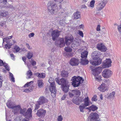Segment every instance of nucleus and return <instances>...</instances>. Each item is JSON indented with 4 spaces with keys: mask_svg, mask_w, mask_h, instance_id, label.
<instances>
[{
    "mask_svg": "<svg viewBox=\"0 0 121 121\" xmlns=\"http://www.w3.org/2000/svg\"><path fill=\"white\" fill-rule=\"evenodd\" d=\"M38 86L39 88H41L43 86V80L42 79L38 80L37 82Z\"/></svg>",
    "mask_w": 121,
    "mask_h": 121,
    "instance_id": "c85d7f7f",
    "label": "nucleus"
},
{
    "mask_svg": "<svg viewBox=\"0 0 121 121\" xmlns=\"http://www.w3.org/2000/svg\"><path fill=\"white\" fill-rule=\"evenodd\" d=\"M48 101V100L43 96L40 97L39 100L37 101L39 104H43L46 103H47Z\"/></svg>",
    "mask_w": 121,
    "mask_h": 121,
    "instance_id": "dca6fc26",
    "label": "nucleus"
},
{
    "mask_svg": "<svg viewBox=\"0 0 121 121\" xmlns=\"http://www.w3.org/2000/svg\"><path fill=\"white\" fill-rule=\"evenodd\" d=\"M96 30L97 31H100V26L99 25H98L96 28Z\"/></svg>",
    "mask_w": 121,
    "mask_h": 121,
    "instance_id": "0e129e2a",
    "label": "nucleus"
},
{
    "mask_svg": "<svg viewBox=\"0 0 121 121\" xmlns=\"http://www.w3.org/2000/svg\"><path fill=\"white\" fill-rule=\"evenodd\" d=\"M31 89L30 88H29L27 89H25L24 91L25 92H28L30 91Z\"/></svg>",
    "mask_w": 121,
    "mask_h": 121,
    "instance_id": "4d7b16f0",
    "label": "nucleus"
},
{
    "mask_svg": "<svg viewBox=\"0 0 121 121\" xmlns=\"http://www.w3.org/2000/svg\"><path fill=\"white\" fill-rule=\"evenodd\" d=\"M95 1L94 0H92L90 3V6L91 8H94V7L95 3Z\"/></svg>",
    "mask_w": 121,
    "mask_h": 121,
    "instance_id": "ea45409f",
    "label": "nucleus"
},
{
    "mask_svg": "<svg viewBox=\"0 0 121 121\" xmlns=\"http://www.w3.org/2000/svg\"><path fill=\"white\" fill-rule=\"evenodd\" d=\"M54 81V79L52 78L49 79L48 81V82L50 83L49 90L51 93V95L53 97L55 96L56 92Z\"/></svg>",
    "mask_w": 121,
    "mask_h": 121,
    "instance_id": "7ed1b4c3",
    "label": "nucleus"
},
{
    "mask_svg": "<svg viewBox=\"0 0 121 121\" xmlns=\"http://www.w3.org/2000/svg\"><path fill=\"white\" fill-rule=\"evenodd\" d=\"M75 41L76 43H78V44H80L81 43V41L80 38H75Z\"/></svg>",
    "mask_w": 121,
    "mask_h": 121,
    "instance_id": "8fccbe9b",
    "label": "nucleus"
},
{
    "mask_svg": "<svg viewBox=\"0 0 121 121\" xmlns=\"http://www.w3.org/2000/svg\"><path fill=\"white\" fill-rule=\"evenodd\" d=\"M65 50L67 52H71L72 51V49L69 47H65Z\"/></svg>",
    "mask_w": 121,
    "mask_h": 121,
    "instance_id": "58836bf2",
    "label": "nucleus"
},
{
    "mask_svg": "<svg viewBox=\"0 0 121 121\" xmlns=\"http://www.w3.org/2000/svg\"><path fill=\"white\" fill-rule=\"evenodd\" d=\"M73 15L74 18L76 19L79 18L81 17L80 13L78 11L75 12Z\"/></svg>",
    "mask_w": 121,
    "mask_h": 121,
    "instance_id": "bb28decb",
    "label": "nucleus"
},
{
    "mask_svg": "<svg viewBox=\"0 0 121 121\" xmlns=\"http://www.w3.org/2000/svg\"><path fill=\"white\" fill-rule=\"evenodd\" d=\"M92 59L94 60H96L99 58V52L98 51H96L93 52L91 55Z\"/></svg>",
    "mask_w": 121,
    "mask_h": 121,
    "instance_id": "6ab92c4d",
    "label": "nucleus"
},
{
    "mask_svg": "<svg viewBox=\"0 0 121 121\" xmlns=\"http://www.w3.org/2000/svg\"><path fill=\"white\" fill-rule=\"evenodd\" d=\"M84 104L83 105L85 107L87 106L90 105V100L89 98L87 97L84 98L83 100Z\"/></svg>",
    "mask_w": 121,
    "mask_h": 121,
    "instance_id": "b1692460",
    "label": "nucleus"
},
{
    "mask_svg": "<svg viewBox=\"0 0 121 121\" xmlns=\"http://www.w3.org/2000/svg\"><path fill=\"white\" fill-rule=\"evenodd\" d=\"M14 49L15 50L16 52H19L20 50V48L19 47L17 46H15L14 48Z\"/></svg>",
    "mask_w": 121,
    "mask_h": 121,
    "instance_id": "3c124183",
    "label": "nucleus"
},
{
    "mask_svg": "<svg viewBox=\"0 0 121 121\" xmlns=\"http://www.w3.org/2000/svg\"><path fill=\"white\" fill-rule=\"evenodd\" d=\"M6 104L7 106L9 108L16 109L17 108H21V106L19 105H13V103L11 100H9L8 102L6 103Z\"/></svg>",
    "mask_w": 121,
    "mask_h": 121,
    "instance_id": "9b49d317",
    "label": "nucleus"
},
{
    "mask_svg": "<svg viewBox=\"0 0 121 121\" xmlns=\"http://www.w3.org/2000/svg\"><path fill=\"white\" fill-rule=\"evenodd\" d=\"M32 110L31 108H29L27 111H26L25 114L24 115V116L25 117H26L28 118H29L32 117Z\"/></svg>",
    "mask_w": 121,
    "mask_h": 121,
    "instance_id": "f3484780",
    "label": "nucleus"
},
{
    "mask_svg": "<svg viewBox=\"0 0 121 121\" xmlns=\"http://www.w3.org/2000/svg\"><path fill=\"white\" fill-rule=\"evenodd\" d=\"M92 68L93 67L92 66H91L90 68L92 69V74L95 76V79L97 80L98 81H100V78L98 77H97L96 76H98L99 74L101 72L102 67H98L94 69H92Z\"/></svg>",
    "mask_w": 121,
    "mask_h": 121,
    "instance_id": "20e7f679",
    "label": "nucleus"
},
{
    "mask_svg": "<svg viewBox=\"0 0 121 121\" xmlns=\"http://www.w3.org/2000/svg\"><path fill=\"white\" fill-rule=\"evenodd\" d=\"M10 56L11 57L12 59L13 60H15L14 55L12 53L10 54Z\"/></svg>",
    "mask_w": 121,
    "mask_h": 121,
    "instance_id": "e2e57ef3",
    "label": "nucleus"
},
{
    "mask_svg": "<svg viewBox=\"0 0 121 121\" xmlns=\"http://www.w3.org/2000/svg\"><path fill=\"white\" fill-rule=\"evenodd\" d=\"M88 52L87 51L84 50L82 52L81 54V57L82 58H86L87 57Z\"/></svg>",
    "mask_w": 121,
    "mask_h": 121,
    "instance_id": "393cba45",
    "label": "nucleus"
},
{
    "mask_svg": "<svg viewBox=\"0 0 121 121\" xmlns=\"http://www.w3.org/2000/svg\"><path fill=\"white\" fill-rule=\"evenodd\" d=\"M73 91L76 95H79L80 94V92L78 90H73Z\"/></svg>",
    "mask_w": 121,
    "mask_h": 121,
    "instance_id": "79ce46f5",
    "label": "nucleus"
},
{
    "mask_svg": "<svg viewBox=\"0 0 121 121\" xmlns=\"http://www.w3.org/2000/svg\"><path fill=\"white\" fill-rule=\"evenodd\" d=\"M26 45L29 49L31 50V48H30V46L27 43H26Z\"/></svg>",
    "mask_w": 121,
    "mask_h": 121,
    "instance_id": "774afa93",
    "label": "nucleus"
},
{
    "mask_svg": "<svg viewBox=\"0 0 121 121\" xmlns=\"http://www.w3.org/2000/svg\"><path fill=\"white\" fill-rule=\"evenodd\" d=\"M69 73L67 71L65 70L62 71L61 72L60 75L63 77H67Z\"/></svg>",
    "mask_w": 121,
    "mask_h": 121,
    "instance_id": "a878e982",
    "label": "nucleus"
},
{
    "mask_svg": "<svg viewBox=\"0 0 121 121\" xmlns=\"http://www.w3.org/2000/svg\"><path fill=\"white\" fill-rule=\"evenodd\" d=\"M55 81L58 84L61 85V86L69 84L68 80L63 78H61L60 80L58 78H56L55 79Z\"/></svg>",
    "mask_w": 121,
    "mask_h": 121,
    "instance_id": "39448f33",
    "label": "nucleus"
},
{
    "mask_svg": "<svg viewBox=\"0 0 121 121\" xmlns=\"http://www.w3.org/2000/svg\"><path fill=\"white\" fill-rule=\"evenodd\" d=\"M46 113L45 110L41 109L38 110L36 114L39 117L41 118L45 116Z\"/></svg>",
    "mask_w": 121,
    "mask_h": 121,
    "instance_id": "f8f14e48",
    "label": "nucleus"
},
{
    "mask_svg": "<svg viewBox=\"0 0 121 121\" xmlns=\"http://www.w3.org/2000/svg\"><path fill=\"white\" fill-rule=\"evenodd\" d=\"M63 118L62 116L61 115H60L58 116L57 120V121H62L63 120Z\"/></svg>",
    "mask_w": 121,
    "mask_h": 121,
    "instance_id": "09e8293b",
    "label": "nucleus"
},
{
    "mask_svg": "<svg viewBox=\"0 0 121 121\" xmlns=\"http://www.w3.org/2000/svg\"><path fill=\"white\" fill-rule=\"evenodd\" d=\"M106 85L104 83H102L99 87H98V89L102 92H104L106 90Z\"/></svg>",
    "mask_w": 121,
    "mask_h": 121,
    "instance_id": "5701e85b",
    "label": "nucleus"
},
{
    "mask_svg": "<svg viewBox=\"0 0 121 121\" xmlns=\"http://www.w3.org/2000/svg\"><path fill=\"white\" fill-rule=\"evenodd\" d=\"M8 13L7 12L3 11V12L0 13V15L3 17H6L8 15Z\"/></svg>",
    "mask_w": 121,
    "mask_h": 121,
    "instance_id": "e433bc0d",
    "label": "nucleus"
},
{
    "mask_svg": "<svg viewBox=\"0 0 121 121\" xmlns=\"http://www.w3.org/2000/svg\"><path fill=\"white\" fill-rule=\"evenodd\" d=\"M106 1L103 0L99 3L97 5L96 8L98 11H100L105 6L107 3Z\"/></svg>",
    "mask_w": 121,
    "mask_h": 121,
    "instance_id": "1a4fd4ad",
    "label": "nucleus"
},
{
    "mask_svg": "<svg viewBox=\"0 0 121 121\" xmlns=\"http://www.w3.org/2000/svg\"><path fill=\"white\" fill-rule=\"evenodd\" d=\"M4 47L7 49H10L11 48V46L7 44L5 45Z\"/></svg>",
    "mask_w": 121,
    "mask_h": 121,
    "instance_id": "6e6d98bb",
    "label": "nucleus"
},
{
    "mask_svg": "<svg viewBox=\"0 0 121 121\" xmlns=\"http://www.w3.org/2000/svg\"><path fill=\"white\" fill-rule=\"evenodd\" d=\"M53 41H56L55 44L58 47L61 48L65 46V44L67 46L72 42L74 38H65V43L64 42L63 38H52Z\"/></svg>",
    "mask_w": 121,
    "mask_h": 121,
    "instance_id": "f257e3e1",
    "label": "nucleus"
},
{
    "mask_svg": "<svg viewBox=\"0 0 121 121\" xmlns=\"http://www.w3.org/2000/svg\"><path fill=\"white\" fill-rule=\"evenodd\" d=\"M90 108H91V111H92L93 112L95 111L98 109V107L97 106L93 104H92Z\"/></svg>",
    "mask_w": 121,
    "mask_h": 121,
    "instance_id": "7c9ffc66",
    "label": "nucleus"
},
{
    "mask_svg": "<svg viewBox=\"0 0 121 121\" xmlns=\"http://www.w3.org/2000/svg\"><path fill=\"white\" fill-rule=\"evenodd\" d=\"M69 86V84L63 86H61L62 90L65 93H67L68 91Z\"/></svg>",
    "mask_w": 121,
    "mask_h": 121,
    "instance_id": "4be33fe9",
    "label": "nucleus"
},
{
    "mask_svg": "<svg viewBox=\"0 0 121 121\" xmlns=\"http://www.w3.org/2000/svg\"><path fill=\"white\" fill-rule=\"evenodd\" d=\"M72 81V85L74 87H78L84 81L82 77L74 76L71 80Z\"/></svg>",
    "mask_w": 121,
    "mask_h": 121,
    "instance_id": "f03ea898",
    "label": "nucleus"
},
{
    "mask_svg": "<svg viewBox=\"0 0 121 121\" xmlns=\"http://www.w3.org/2000/svg\"><path fill=\"white\" fill-rule=\"evenodd\" d=\"M115 94V92L114 91H113L111 93H110L109 95V97L110 98H113L114 96V95Z\"/></svg>",
    "mask_w": 121,
    "mask_h": 121,
    "instance_id": "c03bdc74",
    "label": "nucleus"
},
{
    "mask_svg": "<svg viewBox=\"0 0 121 121\" xmlns=\"http://www.w3.org/2000/svg\"><path fill=\"white\" fill-rule=\"evenodd\" d=\"M11 39V38H3V43L4 42H7V40Z\"/></svg>",
    "mask_w": 121,
    "mask_h": 121,
    "instance_id": "052dcab7",
    "label": "nucleus"
},
{
    "mask_svg": "<svg viewBox=\"0 0 121 121\" xmlns=\"http://www.w3.org/2000/svg\"><path fill=\"white\" fill-rule=\"evenodd\" d=\"M3 66L8 71H9L10 70L9 66L7 63L4 62L3 61L0 59V66Z\"/></svg>",
    "mask_w": 121,
    "mask_h": 121,
    "instance_id": "aec40b11",
    "label": "nucleus"
},
{
    "mask_svg": "<svg viewBox=\"0 0 121 121\" xmlns=\"http://www.w3.org/2000/svg\"><path fill=\"white\" fill-rule=\"evenodd\" d=\"M63 12L62 13H58V15H60V18H63Z\"/></svg>",
    "mask_w": 121,
    "mask_h": 121,
    "instance_id": "69168bd1",
    "label": "nucleus"
},
{
    "mask_svg": "<svg viewBox=\"0 0 121 121\" xmlns=\"http://www.w3.org/2000/svg\"><path fill=\"white\" fill-rule=\"evenodd\" d=\"M99 117V115L97 113L92 112L90 114L88 118L90 119L91 121L94 120H95L94 121H99V120H96Z\"/></svg>",
    "mask_w": 121,
    "mask_h": 121,
    "instance_id": "9d476101",
    "label": "nucleus"
},
{
    "mask_svg": "<svg viewBox=\"0 0 121 121\" xmlns=\"http://www.w3.org/2000/svg\"><path fill=\"white\" fill-rule=\"evenodd\" d=\"M41 105V104H39L38 102L37 101L36 103L35 104V108L34 110L35 112L36 111V110L38 109L40 107V105Z\"/></svg>",
    "mask_w": 121,
    "mask_h": 121,
    "instance_id": "c9c22d12",
    "label": "nucleus"
},
{
    "mask_svg": "<svg viewBox=\"0 0 121 121\" xmlns=\"http://www.w3.org/2000/svg\"><path fill=\"white\" fill-rule=\"evenodd\" d=\"M80 63V61L77 58H72L69 61L70 64L72 66H78Z\"/></svg>",
    "mask_w": 121,
    "mask_h": 121,
    "instance_id": "0eeeda50",
    "label": "nucleus"
},
{
    "mask_svg": "<svg viewBox=\"0 0 121 121\" xmlns=\"http://www.w3.org/2000/svg\"><path fill=\"white\" fill-rule=\"evenodd\" d=\"M96 47L98 50L101 52H105L107 50V48L102 43L97 44Z\"/></svg>",
    "mask_w": 121,
    "mask_h": 121,
    "instance_id": "ddd939ff",
    "label": "nucleus"
},
{
    "mask_svg": "<svg viewBox=\"0 0 121 121\" xmlns=\"http://www.w3.org/2000/svg\"><path fill=\"white\" fill-rule=\"evenodd\" d=\"M85 106L83 105H80L79 107V108L80 111L83 112H84V109L85 108Z\"/></svg>",
    "mask_w": 121,
    "mask_h": 121,
    "instance_id": "4c0bfd02",
    "label": "nucleus"
},
{
    "mask_svg": "<svg viewBox=\"0 0 121 121\" xmlns=\"http://www.w3.org/2000/svg\"><path fill=\"white\" fill-rule=\"evenodd\" d=\"M16 109L20 110V113L21 114H22L24 116V115L25 114V113L26 111V108H24L22 109L21 108V107L20 108H17Z\"/></svg>",
    "mask_w": 121,
    "mask_h": 121,
    "instance_id": "c756f323",
    "label": "nucleus"
},
{
    "mask_svg": "<svg viewBox=\"0 0 121 121\" xmlns=\"http://www.w3.org/2000/svg\"><path fill=\"white\" fill-rule=\"evenodd\" d=\"M31 61H30V62L31 64L33 66H35L36 65V62L34 60H33L31 59Z\"/></svg>",
    "mask_w": 121,
    "mask_h": 121,
    "instance_id": "603ef678",
    "label": "nucleus"
},
{
    "mask_svg": "<svg viewBox=\"0 0 121 121\" xmlns=\"http://www.w3.org/2000/svg\"><path fill=\"white\" fill-rule=\"evenodd\" d=\"M60 31L57 30H52L51 32V36L52 38H57L59 36Z\"/></svg>",
    "mask_w": 121,
    "mask_h": 121,
    "instance_id": "4468645a",
    "label": "nucleus"
},
{
    "mask_svg": "<svg viewBox=\"0 0 121 121\" xmlns=\"http://www.w3.org/2000/svg\"><path fill=\"white\" fill-rule=\"evenodd\" d=\"M3 77L1 76V74H0V88L2 86L3 82Z\"/></svg>",
    "mask_w": 121,
    "mask_h": 121,
    "instance_id": "37998d69",
    "label": "nucleus"
},
{
    "mask_svg": "<svg viewBox=\"0 0 121 121\" xmlns=\"http://www.w3.org/2000/svg\"><path fill=\"white\" fill-rule=\"evenodd\" d=\"M73 102L77 105H79V103L78 101V98L76 97L73 99Z\"/></svg>",
    "mask_w": 121,
    "mask_h": 121,
    "instance_id": "72a5a7b5",
    "label": "nucleus"
},
{
    "mask_svg": "<svg viewBox=\"0 0 121 121\" xmlns=\"http://www.w3.org/2000/svg\"><path fill=\"white\" fill-rule=\"evenodd\" d=\"M94 60H95L92 61L91 63L93 65H98L101 63L102 60L100 58Z\"/></svg>",
    "mask_w": 121,
    "mask_h": 121,
    "instance_id": "a211bd4d",
    "label": "nucleus"
},
{
    "mask_svg": "<svg viewBox=\"0 0 121 121\" xmlns=\"http://www.w3.org/2000/svg\"><path fill=\"white\" fill-rule=\"evenodd\" d=\"M5 24V22H0V25L2 27Z\"/></svg>",
    "mask_w": 121,
    "mask_h": 121,
    "instance_id": "bf43d9fd",
    "label": "nucleus"
},
{
    "mask_svg": "<svg viewBox=\"0 0 121 121\" xmlns=\"http://www.w3.org/2000/svg\"><path fill=\"white\" fill-rule=\"evenodd\" d=\"M89 62L86 58L85 59H81L80 63L82 65H86L88 64Z\"/></svg>",
    "mask_w": 121,
    "mask_h": 121,
    "instance_id": "cd10ccee",
    "label": "nucleus"
},
{
    "mask_svg": "<svg viewBox=\"0 0 121 121\" xmlns=\"http://www.w3.org/2000/svg\"><path fill=\"white\" fill-rule=\"evenodd\" d=\"M97 95H95L92 98H91V100L93 101H96L97 99L96 98H97Z\"/></svg>",
    "mask_w": 121,
    "mask_h": 121,
    "instance_id": "de8ad7c7",
    "label": "nucleus"
},
{
    "mask_svg": "<svg viewBox=\"0 0 121 121\" xmlns=\"http://www.w3.org/2000/svg\"><path fill=\"white\" fill-rule=\"evenodd\" d=\"M33 53L32 52H28L27 54V57L29 59H31L33 57Z\"/></svg>",
    "mask_w": 121,
    "mask_h": 121,
    "instance_id": "2f4dec72",
    "label": "nucleus"
},
{
    "mask_svg": "<svg viewBox=\"0 0 121 121\" xmlns=\"http://www.w3.org/2000/svg\"><path fill=\"white\" fill-rule=\"evenodd\" d=\"M111 71L108 69H105L102 73V75L104 78H107L110 77L112 75Z\"/></svg>",
    "mask_w": 121,
    "mask_h": 121,
    "instance_id": "6e6552de",
    "label": "nucleus"
},
{
    "mask_svg": "<svg viewBox=\"0 0 121 121\" xmlns=\"http://www.w3.org/2000/svg\"><path fill=\"white\" fill-rule=\"evenodd\" d=\"M117 29L119 32H121V22L120 26H118Z\"/></svg>",
    "mask_w": 121,
    "mask_h": 121,
    "instance_id": "13d9d810",
    "label": "nucleus"
},
{
    "mask_svg": "<svg viewBox=\"0 0 121 121\" xmlns=\"http://www.w3.org/2000/svg\"><path fill=\"white\" fill-rule=\"evenodd\" d=\"M79 103L82 102L83 101V98L82 97H80L78 98Z\"/></svg>",
    "mask_w": 121,
    "mask_h": 121,
    "instance_id": "864d4df0",
    "label": "nucleus"
},
{
    "mask_svg": "<svg viewBox=\"0 0 121 121\" xmlns=\"http://www.w3.org/2000/svg\"><path fill=\"white\" fill-rule=\"evenodd\" d=\"M34 35V34L33 33H32L30 34L29 35V38L33 37Z\"/></svg>",
    "mask_w": 121,
    "mask_h": 121,
    "instance_id": "680f3d73",
    "label": "nucleus"
},
{
    "mask_svg": "<svg viewBox=\"0 0 121 121\" xmlns=\"http://www.w3.org/2000/svg\"><path fill=\"white\" fill-rule=\"evenodd\" d=\"M45 43L46 44L47 46L49 47H51L52 45V43L50 41H48V39H46L45 41Z\"/></svg>",
    "mask_w": 121,
    "mask_h": 121,
    "instance_id": "a19ab883",
    "label": "nucleus"
},
{
    "mask_svg": "<svg viewBox=\"0 0 121 121\" xmlns=\"http://www.w3.org/2000/svg\"><path fill=\"white\" fill-rule=\"evenodd\" d=\"M59 23L60 25L64 26L65 24V22L63 20H61L59 21Z\"/></svg>",
    "mask_w": 121,
    "mask_h": 121,
    "instance_id": "49530a36",
    "label": "nucleus"
},
{
    "mask_svg": "<svg viewBox=\"0 0 121 121\" xmlns=\"http://www.w3.org/2000/svg\"><path fill=\"white\" fill-rule=\"evenodd\" d=\"M4 7L6 8H9L11 9L12 10H13L14 9L13 6L10 4L9 5H6L5 6H4Z\"/></svg>",
    "mask_w": 121,
    "mask_h": 121,
    "instance_id": "a18cd8bd",
    "label": "nucleus"
},
{
    "mask_svg": "<svg viewBox=\"0 0 121 121\" xmlns=\"http://www.w3.org/2000/svg\"><path fill=\"white\" fill-rule=\"evenodd\" d=\"M27 76H28V77H27L26 78L27 79H30L31 78V77L30 76L32 75V73L31 71L30 70H29L27 72Z\"/></svg>",
    "mask_w": 121,
    "mask_h": 121,
    "instance_id": "473e14b6",
    "label": "nucleus"
},
{
    "mask_svg": "<svg viewBox=\"0 0 121 121\" xmlns=\"http://www.w3.org/2000/svg\"><path fill=\"white\" fill-rule=\"evenodd\" d=\"M57 8L56 4L55 3L52 4V5L49 6L48 9L51 14H55L58 11V9Z\"/></svg>",
    "mask_w": 121,
    "mask_h": 121,
    "instance_id": "423d86ee",
    "label": "nucleus"
},
{
    "mask_svg": "<svg viewBox=\"0 0 121 121\" xmlns=\"http://www.w3.org/2000/svg\"><path fill=\"white\" fill-rule=\"evenodd\" d=\"M111 63L110 59H107L105 61V62L103 63V67L104 68L108 67L110 66Z\"/></svg>",
    "mask_w": 121,
    "mask_h": 121,
    "instance_id": "2eb2a0df",
    "label": "nucleus"
},
{
    "mask_svg": "<svg viewBox=\"0 0 121 121\" xmlns=\"http://www.w3.org/2000/svg\"><path fill=\"white\" fill-rule=\"evenodd\" d=\"M35 75L36 76L39 78H44L46 77L45 74L43 73H34Z\"/></svg>",
    "mask_w": 121,
    "mask_h": 121,
    "instance_id": "412c9836",
    "label": "nucleus"
},
{
    "mask_svg": "<svg viewBox=\"0 0 121 121\" xmlns=\"http://www.w3.org/2000/svg\"><path fill=\"white\" fill-rule=\"evenodd\" d=\"M78 31L79 35L82 37H83V35L82 32L80 30H78Z\"/></svg>",
    "mask_w": 121,
    "mask_h": 121,
    "instance_id": "5fc2aeb1",
    "label": "nucleus"
},
{
    "mask_svg": "<svg viewBox=\"0 0 121 121\" xmlns=\"http://www.w3.org/2000/svg\"><path fill=\"white\" fill-rule=\"evenodd\" d=\"M54 1L55 2H58L60 3L63 1V0H54Z\"/></svg>",
    "mask_w": 121,
    "mask_h": 121,
    "instance_id": "338daca9",
    "label": "nucleus"
},
{
    "mask_svg": "<svg viewBox=\"0 0 121 121\" xmlns=\"http://www.w3.org/2000/svg\"><path fill=\"white\" fill-rule=\"evenodd\" d=\"M9 78L10 80L12 82H15V78L13 74L11 72H9Z\"/></svg>",
    "mask_w": 121,
    "mask_h": 121,
    "instance_id": "f704fd0d",
    "label": "nucleus"
}]
</instances>
